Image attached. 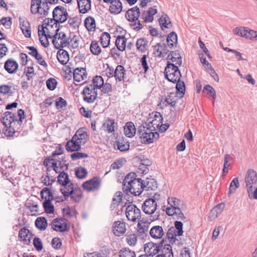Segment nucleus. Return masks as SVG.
Listing matches in <instances>:
<instances>
[{
	"instance_id": "c03bdc74",
	"label": "nucleus",
	"mask_w": 257,
	"mask_h": 257,
	"mask_svg": "<svg viewBox=\"0 0 257 257\" xmlns=\"http://www.w3.org/2000/svg\"><path fill=\"white\" fill-rule=\"evenodd\" d=\"M168 46L172 49L174 46L177 45V36L175 32H172L168 36L167 38Z\"/></svg>"
},
{
	"instance_id": "052dcab7",
	"label": "nucleus",
	"mask_w": 257,
	"mask_h": 257,
	"mask_svg": "<svg viewBox=\"0 0 257 257\" xmlns=\"http://www.w3.org/2000/svg\"><path fill=\"white\" fill-rule=\"evenodd\" d=\"M126 241L132 246H134L137 242V236L135 234H131L126 237Z\"/></svg>"
},
{
	"instance_id": "13d9d810",
	"label": "nucleus",
	"mask_w": 257,
	"mask_h": 257,
	"mask_svg": "<svg viewBox=\"0 0 257 257\" xmlns=\"http://www.w3.org/2000/svg\"><path fill=\"white\" fill-rule=\"evenodd\" d=\"M43 206L45 212L47 214L54 213V206L52 204L51 201H50V200H48V201H44L43 203Z\"/></svg>"
},
{
	"instance_id": "6e6d98bb",
	"label": "nucleus",
	"mask_w": 257,
	"mask_h": 257,
	"mask_svg": "<svg viewBox=\"0 0 257 257\" xmlns=\"http://www.w3.org/2000/svg\"><path fill=\"white\" fill-rule=\"evenodd\" d=\"M60 11L61 12L60 17L64 16V18L66 19H69V15L67 13L66 9H65L64 7L59 6H57L54 9V16H58L57 12Z\"/></svg>"
},
{
	"instance_id": "ea45409f",
	"label": "nucleus",
	"mask_w": 257,
	"mask_h": 257,
	"mask_svg": "<svg viewBox=\"0 0 257 257\" xmlns=\"http://www.w3.org/2000/svg\"><path fill=\"white\" fill-rule=\"evenodd\" d=\"M122 194L121 192L118 191L115 193L112 198V203L110 206L111 210H114L117 206H118L122 200Z\"/></svg>"
},
{
	"instance_id": "e2e57ef3",
	"label": "nucleus",
	"mask_w": 257,
	"mask_h": 257,
	"mask_svg": "<svg viewBox=\"0 0 257 257\" xmlns=\"http://www.w3.org/2000/svg\"><path fill=\"white\" fill-rule=\"evenodd\" d=\"M44 2H42L41 5L43 7V8L41 11H39L37 13H39L41 15H43L44 16H47L49 14L48 11L49 10V7L48 6L49 3L46 1L44 0Z\"/></svg>"
},
{
	"instance_id": "6e6552de",
	"label": "nucleus",
	"mask_w": 257,
	"mask_h": 257,
	"mask_svg": "<svg viewBox=\"0 0 257 257\" xmlns=\"http://www.w3.org/2000/svg\"><path fill=\"white\" fill-rule=\"evenodd\" d=\"M17 120L16 115L15 118L11 115H4L1 119V122L4 126L3 129V133L7 137H13L16 133L15 129L12 126L11 124Z\"/></svg>"
},
{
	"instance_id": "774afa93",
	"label": "nucleus",
	"mask_w": 257,
	"mask_h": 257,
	"mask_svg": "<svg viewBox=\"0 0 257 257\" xmlns=\"http://www.w3.org/2000/svg\"><path fill=\"white\" fill-rule=\"evenodd\" d=\"M120 257H136L135 252L129 248H125L121 252H120Z\"/></svg>"
},
{
	"instance_id": "09e8293b",
	"label": "nucleus",
	"mask_w": 257,
	"mask_h": 257,
	"mask_svg": "<svg viewBox=\"0 0 257 257\" xmlns=\"http://www.w3.org/2000/svg\"><path fill=\"white\" fill-rule=\"evenodd\" d=\"M74 193L71 195V199L75 202H79L83 197L82 191L81 189L78 187H75Z\"/></svg>"
},
{
	"instance_id": "37998d69",
	"label": "nucleus",
	"mask_w": 257,
	"mask_h": 257,
	"mask_svg": "<svg viewBox=\"0 0 257 257\" xmlns=\"http://www.w3.org/2000/svg\"><path fill=\"white\" fill-rule=\"evenodd\" d=\"M84 25L88 31H94L96 27L94 18L91 17L86 18L84 20Z\"/></svg>"
},
{
	"instance_id": "8fccbe9b",
	"label": "nucleus",
	"mask_w": 257,
	"mask_h": 257,
	"mask_svg": "<svg viewBox=\"0 0 257 257\" xmlns=\"http://www.w3.org/2000/svg\"><path fill=\"white\" fill-rule=\"evenodd\" d=\"M42 0H31V12L33 14H36L42 9Z\"/></svg>"
},
{
	"instance_id": "58836bf2",
	"label": "nucleus",
	"mask_w": 257,
	"mask_h": 257,
	"mask_svg": "<svg viewBox=\"0 0 257 257\" xmlns=\"http://www.w3.org/2000/svg\"><path fill=\"white\" fill-rule=\"evenodd\" d=\"M176 83V92H174L177 94L180 98H182L184 97L185 93V83L183 81H180V79L178 81H177Z\"/></svg>"
},
{
	"instance_id": "20e7f679",
	"label": "nucleus",
	"mask_w": 257,
	"mask_h": 257,
	"mask_svg": "<svg viewBox=\"0 0 257 257\" xmlns=\"http://www.w3.org/2000/svg\"><path fill=\"white\" fill-rule=\"evenodd\" d=\"M152 130L148 128L143 125L140 126L138 128V134L144 144H151L153 142L154 139H157L159 137L157 132H154Z\"/></svg>"
},
{
	"instance_id": "f8f14e48",
	"label": "nucleus",
	"mask_w": 257,
	"mask_h": 257,
	"mask_svg": "<svg viewBox=\"0 0 257 257\" xmlns=\"http://www.w3.org/2000/svg\"><path fill=\"white\" fill-rule=\"evenodd\" d=\"M126 230V223L121 221H114L112 226L113 233L117 236L123 235Z\"/></svg>"
},
{
	"instance_id": "ddd939ff",
	"label": "nucleus",
	"mask_w": 257,
	"mask_h": 257,
	"mask_svg": "<svg viewBox=\"0 0 257 257\" xmlns=\"http://www.w3.org/2000/svg\"><path fill=\"white\" fill-rule=\"evenodd\" d=\"M45 26L43 25H39L38 27V37L41 44L45 48H47L49 45L48 39L52 38V36L48 34H46L45 31Z\"/></svg>"
},
{
	"instance_id": "b1692460",
	"label": "nucleus",
	"mask_w": 257,
	"mask_h": 257,
	"mask_svg": "<svg viewBox=\"0 0 257 257\" xmlns=\"http://www.w3.org/2000/svg\"><path fill=\"white\" fill-rule=\"evenodd\" d=\"M57 58L62 65H66L69 60V53L67 51L60 49L57 52Z\"/></svg>"
},
{
	"instance_id": "9b49d317",
	"label": "nucleus",
	"mask_w": 257,
	"mask_h": 257,
	"mask_svg": "<svg viewBox=\"0 0 257 257\" xmlns=\"http://www.w3.org/2000/svg\"><path fill=\"white\" fill-rule=\"evenodd\" d=\"M181 99L177 94L175 92H170L166 96L162 97L161 100V104H165L166 106L170 105L172 107L175 108L178 100Z\"/></svg>"
},
{
	"instance_id": "1a4fd4ad",
	"label": "nucleus",
	"mask_w": 257,
	"mask_h": 257,
	"mask_svg": "<svg viewBox=\"0 0 257 257\" xmlns=\"http://www.w3.org/2000/svg\"><path fill=\"white\" fill-rule=\"evenodd\" d=\"M162 120L163 118L160 113L156 112L153 117L148 119L147 122H145L142 125L155 131L159 127L162 126Z\"/></svg>"
},
{
	"instance_id": "a878e982",
	"label": "nucleus",
	"mask_w": 257,
	"mask_h": 257,
	"mask_svg": "<svg viewBox=\"0 0 257 257\" xmlns=\"http://www.w3.org/2000/svg\"><path fill=\"white\" fill-rule=\"evenodd\" d=\"M87 73L84 68H77L73 71L74 80L77 82H80L85 78H86Z\"/></svg>"
},
{
	"instance_id": "0eeeda50",
	"label": "nucleus",
	"mask_w": 257,
	"mask_h": 257,
	"mask_svg": "<svg viewBox=\"0 0 257 257\" xmlns=\"http://www.w3.org/2000/svg\"><path fill=\"white\" fill-rule=\"evenodd\" d=\"M140 15V9L137 6L127 10L125 14L126 19L131 22H134L132 26L136 30H139L143 27L140 21L138 20Z\"/></svg>"
},
{
	"instance_id": "2f4dec72",
	"label": "nucleus",
	"mask_w": 257,
	"mask_h": 257,
	"mask_svg": "<svg viewBox=\"0 0 257 257\" xmlns=\"http://www.w3.org/2000/svg\"><path fill=\"white\" fill-rule=\"evenodd\" d=\"M143 190H155L157 188V181L152 178H147L146 180H143Z\"/></svg>"
},
{
	"instance_id": "4be33fe9",
	"label": "nucleus",
	"mask_w": 257,
	"mask_h": 257,
	"mask_svg": "<svg viewBox=\"0 0 257 257\" xmlns=\"http://www.w3.org/2000/svg\"><path fill=\"white\" fill-rule=\"evenodd\" d=\"M122 10V4L120 0L112 1L109 7V11L112 14L117 15L121 13Z\"/></svg>"
},
{
	"instance_id": "6ab92c4d",
	"label": "nucleus",
	"mask_w": 257,
	"mask_h": 257,
	"mask_svg": "<svg viewBox=\"0 0 257 257\" xmlns=\"http://www.w3.org/2000/svg\"><path fill=\"white\" fill-rule=\"evenodd\" d=\"M144 250L146 254L149 257H153L159 252V246L153 243L149 242L145 244Z\"/></svg>"
},
{
	"instance_id": "f03ea898",
	"label": "nucleus",
	"mask_w": 257,
	"mask_h": 257,
	"mask_svg": "<svg viewBox=\"0 0 257 257\" xmlns=\"http://www.w3.org/2000/svg\"><path fill=\"white\" fill-rule=\"evenodd\" d=\"M167 203L166 212L168 216H174L178 219H185L183 211L186 209V206L183 200L175 197H169Z\"/></svg>"
},
{
	"instance_id": "4d7b16f0",
	"label": "nucleus",
	"mask_w": 257,
	"mask_h": 257,
	"mask_svg": "<svg viewBox=\"0 0 257 257\" xmlns=\"http://www.w3.org/2000/svg\"><path fill=\"white\" fill-rule=\"evenodd\" d=\"M162 253L160 254L162 257H173L172 246L169 244L164 245L162 249Z\"/></svg>"
},
{
	"instance_id": "aec40b11",
	"label": "nucleus",
	"mask_w": 257,
	"mask_h": 257,
	"mask_svg": "<svg viewBox=\"0 0 257 257\" xmlns=\"http://www.w3.org/2000/svg\"><path fill=\"white\" fill-rule=\"evenodd\" d=\"M19 65L16 61L13 59H8L5 63L4 68L10 74H14L18 69Z\"/></svg>"
},
{
	"instance_id": "c756f323",
	"label": "nucleus",
	"mask_w": 257,
	"mask_h": 257,
	"mask_svg": "<svg viewBox=\"0 0 257 257\" xmlns=\"http://www.w3.org/2000/svg\"><path fill=\"white\" fill-rule=\"evenodd\" d=\"M74 136H76V139L79 141V143L85 144L87 141L88 135L85 131V127H82L78 129Z\"/></svg>"
},
{
	"instance_id": "4c0bfd02",
	"label": "nucleus",
	"mask_w": 257,
	"mask_h": 257,
	"mask_svg": "<svg viewBox=\"0 0 257 257\" xmlns=\"http://www.w3.org/2000/svg\"><path fill=\"white\" fill-rule=\"evenodd\" d=\"M35 226L40 230H44L48 226L47 220L45 217H38L35 222Z\"/></svg>"
},
{
	"instance_id": "a18cd8bd",
	"label": "nucleus",
	"mask_w": 257,
	"mask_h": 257,
	"mask_svg": "<svg viewBox=\"0 0 257 257\" xmlns=\"http://www.w3.org/2000/svg\"><path fill=\"white\" fill-rule=\"evenodd\" d=\"M115 147L121 152L127 151L130 149V144L128 142L125 141L123 139L119 140L115 142Z\"/></svg>"
},
{
	"instance_id": "a19ab883",
	"label": "nucleus",
	"mask_w": 257,
	"mask_h": 257,
	"mask_svg": "<svg viewBox=\"0 0 257 257\" xmlns=\"http://www.w3.org/2000/svg\"><path fill=\"white\" fill-rule=\"evenodd\" d=\"M126 39L123 36H118L115 41V45L117 49L123 51L126 48Z\"/></svg>"
},
{
	"instance_id": "f257e3e1",
	"label": "nucleus",
	"mask_w": 257,
	"mask_h": 257,
	"mask_svg": "<svg viewBox=\"0 0 257 257\" xmlns=\"http://www.w3.org/2000/svg\"><path fill=\"white\" fill-rule=\"evenodd\" d=\"M143 180L136 179L135 173H128L124 178L122 183L123 191L128 194L131 193L135 196L140 195L143 191Z\"/></svg>"
},
{
	"instance_id": "49530a36",
	"label": "nucleus",
	"mask_w": 257,
	"mask_h": 257,
	"mask_svg": "<svg viewBox=\"0 0 257 257\" xmlns=\"http://www.w3.org/2000/svg\"><path fill=\"white\" fill-rule=\"evenodd\" d=\"M169 59L175 63L176 65H181L182 64V58L180 54L176 51H172L168 56Z\"/></svg>"
},
{
	"instance_id": "423d86ee",
	"label": "nucleus",
	"mask_w": 257,
	"mask_h": 257,
	"mask_svg": "<svg viewBox=\"0 0 257 257\" xmlns=\"http://www.w3.org/2000/svg\"><path fill=\"white\" fill-rule=\"evenodd\" d=\"M165 78L174 83L180 79L181 72L178 67L174 64L169 63L164 71Z\"/></svg>"
},
{
	"instance_id": "c9c22d12",
	"label": "nucleus",
	"mask_w": 257,
	"mask_h": 257,
	"mask_svg": "<svg viewBox=\"0 0 257 257\" xmlns=\"http://www.w3.org/2000/svg\"><path fill=\"white\" fill-rule=\"evenodd\" d=\"M41 197L44 201H48L50 200V201H52L54 200V196L53 195L51 189L48 187L44 188L40 192Z\"/></svg>"
},
{
	"instance_id": "2eb2a0df",
	"label": "nucleus",
	"mask_w": 257,
	"mask_h": 257,
	"mask_svg": "<svg viewBox=\"0 0 257 257\" xmlns=\"http://www.w3.org/2000/svg\"><path fill=\"white\" fill-rule=\"evenodd\" d=\"M52 229L56 231L66 232L70 229V226L66 222L61 223L60 219H54L52 223Z\"/></svg>"
},
{
	"instance_id": "9d476101",
	"label": "nucleus",
	"mask_w": 257,
	"mask_h": 257,
	"mask_svg": "<svg viewBox=\"0 0 257 257\" xmlns=\"http://www.w3.org/2000/svg\"><path fill=\"white\" fill-rule=\"evenodd\" d=\"M125 214L127 219L133 222L136 221L141 217L140 210L133 204L129 205L126 207Z\"/></svg>"
},
{
	"instance_id": "cd10ccee",
	"label": "nucleus",
	"mask_w": 257,
	"mask_h": 257,
	"mask_svg": "<svg viewBox=\"0 0 257 257\" xmlns=\"http://www.w3.org/2000/svg\"><path fill=\"white\" fill-rule=\"evenodd\" d=\"M79 12L81 14L86 13L91 8L90 0H77Z\"/></svg>"
},
{
	"instance_id": "338daca9",
	"label": "nucleus",
	"mask_w": 257,
	"mask_h": 257,
	"mask_svg": "<svg viewBox=\"0 0 257 257\" xmlns=\"http://www.w3.org/2000/svg\"><path fill=\"white\" fill-rule=\"evenodd\" d=\"M33 245L35 248L38 251L43 249V243L41 239L38 237H35L33 239Z\"/></svg>"
},
{
	"instance_id": "e433bc0d",
	"label": "nucleus",
	"mask_w": 257,
	"mask_h": 257,
	"mask_svg": "<svg viewBox=\"0 0 257 257\" xmlns=\"http://www.w3.org/2000/svg\"><path fill=\"white\" fill-rule=\"evenodd\" d=\"M150 223L148 221H140L137 225V230L141 235L146 234L148 232Z\"/></svg>"
},
{
	"instance_id": "72a5a7b5",
	"label": "nucleus",
	"mask_w": 257,
	"mask_h": 257,
	"mask_svg": "<svg viewBox=\"0 0 257 257\" xmlns=\"http://www.w3.org/2000/svg\"><path fill=\"white\" fill-rule=\"evenodd\" d=\"M59 175L57 177V183L61 186H66L70 183V179L68 174L65 171L58 172Z\"/></svg>"
},
{
	"instance_id": "39448f33",
	"label": "nucleus",
	"mask_w": 257,
	"mask_h": 257,
	"mask_svg": "<svg viewBox=\"0 0 257 257\" xmlns=\"http://www.w3.org/2000/svg\"><path fill=\"white\" fill-rule=\"evenodd\" d=\"M142 208L143 212L146 214L152 215L150 218L151 221L158 219L159 213V212H156L157 208V203L155 200L149 198L146 199L143 204Z\"/></svg>"
},
{
	"instance_id": "dca6fc26",
	"label": "nucleus",
	"mask_w": 257,
	"mask_h": 257,
	"mask_svg": "<svg viewBox=\"0 0 257 257\" xmlns=\"http://www.w3.org/2000/svg\"><path fill=\"white\" fill-rule=\"evenodd\" d=\"M149 234L154 239H160L165 235V231L162 226L154 225L149 231Z\"/></svg>"
},
{
	"instance_id": "864d4df0",
	"label": "nucleus",
	"mask_w": 257,
	"mask_h": 257,
	"mask_svg": "<svg viewBox=\"0 0 257 257\" xmlns=\"http://www.w3.org/2000/svg\"><path fill=\"white\" fill-rule=\"evenodd\" d=\"M136 46L138 49L142 52H144L148 47V42L144 38L139 39L136 42Z\"/></svg>"
},
{
	"instance_id": "7c9ffc66",
	"label": "nucleus",
	"mask_w": 257,
	"mask_h": 257,
	"mask_svg": "<svg viewBox=\"0 0 257 257\" xmlns=\"http://www.w3.org/2000/svg\"><path fill=\"white\" fill-rule=\"evenodd\" d=\"M82 187L87 192L94 191L96 189V176L84 182Z\"/></svg>"
},
{
	"instance_id": "7ed1b4c3",
	"label": "nucleus",
	"mask_w": 257,
	"mask_h": 257,
	"mask_svg": "<svg viewBox=\"0 0 257 257\" xmlns=\"http://www.w3.org/2000/svg\"><path fill=\"white\" fill-rule=\"evenodd\" d=\"M245 188L249 198H252L253 190L257 186V172L254 169L247 170L244 177Z\"/></svg>"
},
{
	"instance_id": "a211bd4d",
	"label": "nucleus",
	"mask_w": 257,
	"mask_h": 257,
	"mask_svg": "<svg viewBox=\"0 0 257 257\" xmlns=\"http://www.w3.org/2000/svg\"><path fill=\"white\" fill-rule=\"evenodd\" d=\"M225 207V204L223 203H219L214 207L210 211L208 219L212 221L215 220L218 216L221 213Z\"/></svg>"
},
{
	"instance_id": "412c9836",
	"label": "nucleus",
	"mask_w": 257,
	"mask_h": 257,
	"mask_svg": "<svg viewBox=\"0 0 257 257\" xmlns=\"http://www.w3.org/2000/svg\"><path fill=\"white\" fill-rule=\"evenodd\" d=\"M154 50V54L160 58L165 57L168 52L165 44L160 43H157L155 46Z\"/></svg>"
},
{
	"instance_id": "bb28decb",
	"label": "nucleus",
	"mask_w": 257,
	"mask_h": 257,
	"mask_svg": "<svg viewBox=\"0 0 257 257\" xmlns=\"http://www.w3.org/2000/svg\"><path fill=\"white\" fill-rule=\"evenodd\" d=\"M124 134L128 138L133 137L136 133V128L132 122H127L123 127Z\"/></svg>"
},
{
	"instance_id": "393cba45",
	"label": "nucleus",
	"mask_w": 257,
	"mask_h": 257,
	"mask_svg": "<svg viewBox=\"0 0 257 257\" xmlns=\"http://www.w3.org/2000/svg\"><path fill=\"white\" fill-rule=\"evenodd\" d=\"M116 125L114 119L108 118L103 123L102 127L105 131L112 133L117 130Z\"/></svg>"
},
{
	"instance_id": "0e129e2a",
	"label": "nucleus",
	"mask_w": 257,
	"mask_h": 257,
	"mask_svg": "<svg viewBox=\"0 0 257 257\" xmlns=\"http://www.w3.org/2000/svg\"><path fill=\"white\" fill-rule=\"evenodd\" d=\"M57 80L54 78H50L46 81V86L50 90H54L57 87Z\"/></svg>"
},
{
	"instance_id": "f704fd0d",
	"label": "nucleus",
	"mask_w": 257,
	"mask_h": 257,
	"mask_svg": "<svg viewBox=\"0 0 257 257\" xmlns=\"http://www.w3.org/2000/svg\"><path fill=\"white\" fill-rule=\"evenodd\" d=\"M125 70L122 65H117L114 72V77L116 80L121 81L123 80Z\"/></svg>"
},
{
	"instance_id": "473e14b6",
	"label": "nucleus",
	"mask_w": 257,
	"mask_h": 257,
	"mask_svg": "<svg viewBox=\"0 0 257 257\" xmlns=\"http://www.w3.org/2000/svg\"><path fill=\"white\" fill-rule=\"evenodd\" d=\"M93 84L87 85L82 91V94H96V75L93 77Z\"/></svg>"
},
{
	"instance_id": "3c124183",
	"label": "nucleus",
	"mask_w": 257,
	"mask_h": 257,
	"mask_svg": "<svg viewBox=\"0 0 257 257\" xmlns=\"http://www.w3.org/2000/svg\"><path fill=\"white\" fill-rule=\"evenodd\" d=\"M57 161L59 170L65 171L68 170L69 163H67V161L65 159V157L59 158V159H57Z\"/></svg>"
},
{
	"instance_id": "c85d7f7f",
	"label": "nucleus",
	"mask_w": 257,
	"mask_h": 257,
	"mask_svg": "<svg viewBox=\"0 0 257 257\" xmlns=\"http://www.w3.org/2000/svg\"><path fill=\"white\" fill-rule=\"evenodd\" d=\"M249 30L250 29L248 27H237L233 29L232 33L237 36L247 39Z\"/></svg>"
},
{
	"instance_id": "79ce46f5",
	"label": "nucleus",
	"mask_w": 257,
	"mask_h": 257,
	"mask_svg": "<svg viewBox=\"0 0 257 257\" xmlns=\"http://www.w3.org/2000/svg\"><path fill=\"white\" fill-rule=\"evenodd\" d=\"M159 23L162 30L171 26V23L166 14H164L159 19Z\"/></svg>"
},
{
	"instance_id": "69168bd1",
	"label": "nucleus",
	"mask_w": 257,
	"mask_h": 257,
	"mask_svg": "<svg viewBox=\"0 0 257 257\" xmlns=\"http://www.w3.org/2000/svg\"><path fill=\"white\" fill-rule=\"evenodd\" d=\"M126 162V160L124 158H121L116 160L111 165V168L112 169H118L122 166Z\"/></svg>"
},
{
	"instance_id": "5fc2aeb1",
	"label": "nucleus",
	"mask_w": 257,
	"mask_h": 257,
	"mask_svg": "<svg viewBox=\"0 0 257 257\" xmlns=\"http://www.w3.org/2000/svg\"><path fill=\"white\" fill-rule=\"evenodd\" d=\"M110 35L107 32H104L100 36V41L101 46L103 48H106L110 43Z\"/></svg>"
},
{
	"instance_id": "603ef678",
	"label": "nucleus",
	"mask_w": 257,
	"mask_h": 257,
	"mask_svg": "<svg viewBox=\"0 0 257 257\" xmlns=\"http://www.w3.org/2000/svg\"><path fill=\"white\" fill-rule=\"evenodd\" d=\"M75 175L79 179L85 178L87 175L86 169L83 167H79L75 169Z\"/></svg>"
},
{
	"instance_id": "bf43d9fd",
	"label": "nucleus",
	"mask_w": 257,
	"mask_h": 257,
	"mask_svg": "<svg viewBox=\"0 0 257 257\" xmlns=\"http://www.w3.org/2000/svg\"><path fill=\"white\" fill-rule=\"evenodd\" d=\"M177 230L174 227H172L168 229L167 232V236L168 239H171V241H175L176 236H178Z\"/></svg>"
},
{
	"instance_id": "de8ad7c7",
	"label": "nucleus",
	"mask_w": 257,
	"mask_h": 257,
	"mask_svg": "<svg viewBox=\"0 0 257 257\" xmlns=\"http://www.w3.org/2000/svg\"><path fill=\"white\" fill-rule=\"evenodd\" d=\"M239 187V183L237 177L234 178L231 182L229 191L228 192V196H230L232 194L236 192L237 188Z\"/></svg>"
},
{
	"instance_id": "f3484780",
	"label": "nucleus",
	"mask_w": 257,
	"mask_h": 257,
	"mask_svg": "<svg viewBox=\"0 0 257 257\" xmlns=\"http://www.w3.org/2000/svg\"><path fill=\"white\" fill-rule=\"evenodd\" d=\"M19 20L23 34L26 38H30L31 37V30L30 23L26 20L25 18L20 17Z\"/></svg>"
},
{
	"instance_id": "680f3d73",
	"label": "nucleus",
	"mask_w": 257,
	"mask_h": 257,
	"mask_svg": "<svg viewBox=\"0 0 257 257\" xmlns=\"http://www.w3.org/2000/svg\"><path fill=\"white\" fill-rule=\"evenodd\" d=\"M203 92H206L207 94H209L214 99L216 97L215 89L210 85H205L203 88Z\"/></svg>"
},
{
	"instance_id": "4468645a",
	"label": "nucleus",
	"mask_w": 257,
	"mask_h": 257,
	"mask_svg": "<svg viewBox=\"0 0 257 257\" xmlns=\"http://www.w3.org/2000/svg\"><path fill=\"white\" fill-rule=\"evenodd\" d=\"M76 136H73L71 140L68 141L65 145V148L68 152L78 151L81 149V143H79Z\"/></svg>"
},
{
	"instance_id": "5701e85b",
	"label": "nucleus",
	"mask_w": 257,
	"mask_h": 257,
	"mask_svg": "<svg viewBox=\"0 0 257 257\" xmlns=\"http://www.w3.org/2000/svg\"><path fill=\"white\" fill-rule=\"evenodd\" d=\"M63 188H61L60 191L63 195L65 200H66L72 193H74L75 188L74 184L70 180V183L66 186H62Z\"/></svg>"
}]
</instances>
